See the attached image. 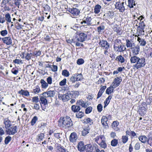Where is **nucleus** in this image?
Segmentation results:
<instances>
[{
	"label": "nucleus",
	"instance_id": "obj_33",
	"mask_svg": "<svg viewBox=\"0 0 152 152\" xmlns=\"http://www.w3.org/2000/svg\"><path fill=\"white\" fill-rule=\"evenodd\" d=\"M41 90L40 87L38 86H37L34 88L32 92L35 94H37Z\"/></svg>",
	"mask_w": 152,
	"mask_h": 152
},
{
	"label": "nucleus",
	"instance_id": "obj_55",
	"mask_svg": "<svg viewBox=\"0 0 152 152\" xmlns=\"http://www.w3.org/2000/svg\"><path fill=\"white\" fill-rule=\"evenodd\" d=\"M12 0H3L2 4H4V5H6L8 3L10 5L12 6L11 2H10Z\"/></svg>",
	"mask_w": 152,
	"mask_h": 152
},
{
	"label": "nucleus",
	"instance_id": "obj_26",
	"mask_svg": "<svg viewBox=\"0 0 152 152\" xmlns=\"http://www.w3.org/2000/svg\"><path fill=\"white\" fill-rule=\"evenodd\" d=\"M91 20L92 19L91 17L87 16L86 18V20H83L81 21L80 23L83 24V23H85L87 24L88 25H90L91 24Z\"/></svg>",
	"mask_w": 152,
	"mask_h": 152
},
{
	"label": "nucleus",
	"instance_id": "obj_39",
	"mask_svg": "<svg viewBox=\"0 0 152 152\" xmlns=\"http://www.w3.org/2000/svg\"><path fill=\"white\" fill-rule=\"evenodd\" d=\"M123 44L121 42V40L119 39H117L115 40L114 42V47H117L118 45H122Z\"/></svg>",
	"mask_w": 152,
	"mask_h": 152
},
{
	"label": "nucleus",
	"instance_id": "obj_38",
	"mask_svg": "<svg viewBox=\"0 0 152 152\" xmlns=\"http://www.w3.org/2000/svg\"><path fill=\"white\" fill-rule=\"evenodd\" d=\"M128 6L131 8L133 7V6H135V1L134 0H128Z\"/></svg>",
	"mask_w": 152,
	"mask_h": 152
},
{
	"label": "nucleus",
	"instance_id": "obj_34",
	"mask_svg": "<svg viewBox=\"0 0 152 152\" xmlns=\"http://www.w3.org/2000/svg\"><path fill=\"white\" fill-rule=\"evenodd\" d=\"M4 18L5 20V21H6L8 23L11 22V23H13L12 22H11V18L10 15L9 13L6 14L5 15Z\"/></svg>",
	"mask_w": 152,
	"mask_h": 152
},
{
	"label": "nucleus",
	"instance_id": "obj_8",
	"mask_svg": "<svg viewBox=\"0 0 152 152\" xmlns=\"http://www.w3.org/2000/svg\"><path fill=\"white\" fill-rule=\"evenodd\" d=\"M77 32V40L78 41L81 42L84 41L87 37V34L83 33H81L78 34Z\"/></svg>",
	"mask_w": 152,
	"mask_h": 152
},
{
	"label": "nucleus",
	"instance_id": "obj_51",
	"mask_svg": "<svg viewBox=\"0 0 152 152\" xmlns=\"http://www.w3.org/2000/svg\"><path fill=\"white\" fill-rule=\"evenodd\" d=\"M62 75L66 77H68L69 75V73L67 70L65 69L62 71Z\"/></svg>",
	"mask_w": 152,
	"mask_h": 152
},
{
	"label": "nucleus",
	"instance_id": "obj_29",
	"mask_svg": "<svg viewBox=\"0 0 152 152\" xmlns=\"http://www.w3.org/2000/svg\"><path fill=\"white\" fill-rule=\"evenodd\" d=\"M102 8L101 6L99 4H97L94 7V12L95 14H98L100 12Z\"/></svg>",
	"mask_w": 152,
	"mask_h": 152
},
{
	"label": "nucleus",
	"instance_id": "obj_14",
	"mask_svg": "<svg viewBox=\"0 0 152 152\" xmlns=\"http://www.w3.org/2000/svg\"><path fill=\"white\" fill-rule=\"evenodd\" d=\"M98 144L102 148H105L107 147V144L105 142V138L104 137H102L101 138V141Z\"/></svg>",
	"mask_w": 152,
	"mask_h": 152
},
{
	"label": "nucleus",
	"instance_id": "obj_57",
	"mask_svg": "<svg viewBox=\"0 0 152 152\" xmlns=\"http://www.w3.org/2000/svg\"><path fill=\"white\" fill-rule=\"evenodd\" d=\"M92 107H89L86 108L85 110V113L86 114L90 113L92 110Z\"/></svg>",
	"mask_w": 152,
	"mask_h": 152
},
{
	"label": "nucleus",
	"instance_id": "obj_60",
	"mask_svg": "<svg viewBox=\"0 0 152 152\" xmlns=\"http://www.w3.org/2000/svg\"><path fill=\"white\" fill-rule=\"evenodd\" d=\"M13 62L14 63L18 64H22L23 63L22 60L18 59H15L13 60Z\"/></svg>",
	"mask_w": 152,
	"mask_h": 152
},
{
	"label": "nucleus",
	"instance_id": "obj_45",
	"mask_svg": "<svg viewBox=\"0 0 152 152\" xmlns=\"http://www.w3.org/2000/svg\"><path fill=\"white\" fill-rule=\"evenodd\" d=\"M12 139L11 137L10 136H8L5 138L4 140V143L5 144L7 145L8 144L9 142Z\"/></svg>",
	"mask_w": 152,
	"mask_h": 152
},
{
	"label": "nucleus",
	"instance_id": "obj_53",
	"mask_svg": "<svg viewBox=\"0 0 152 152\" xmlns=\"http://www.w3.org/2000/svg\"><path fill=\"white\" fill-rule=\"evenodd\" d=\"M104 26L103 25H101L97 28V30L98 32L100 33L102 30H104Z\"/></svg>",
	"mask_w": 152,
	"mask_h": 152
},
{
	"label": "nucleus",
	"instance_id": "obj_32",
	"mask_svg": "<svg viewBox=\"0 0 152 152\" xmlns=\"http://www.w3.org/2000/svg\"><path fill=\"white\" fill-rule=\"evenodd\" d=\"M138 138L139 140L143 143H145L147 141H148V139L145 135H141L138 137Z\"/></svg>",
	"mask_w": 152,
	"mask_h": 152
},
{
	"label": "nucleus",
	"instance_id": "obj_42",
	"mask_svg": "<svg viewBox=\"0 0 152 152\" xmlns=\"http://www.w3.org/2000/svg\"><path fill=\"white\" fill-rule=\"evenodd\" d=\"M140 111H139L140 114L141 116H144L146 113V109L145 107H141L140 109Z\"/></svg>",
	"mask_w": 152,
	"mask_h": 152
},
{
	"label": "nucleus",
	"instance_id": "obj_15",
	"mask_svg": "<svg viewBox=\"0 0 152 152\" xmlns=\"http://www.w3.org/2000/svg\"><path fill=\"white\" fill-rule=\"evenodd\" d=\"M40 103L41 105H43V106H45L47 104L48 99H47V97H46L44 96H40Z\"/></svg>",
	"mask_w": 152,
	"mask_h": 152
},
{
	"label": "nucleus",
	"instance_id": "obj_58",
	"mask_svg": "<svg viewBox=\"0 0 152 152\" xmlns=\"http://www.w3.org/2000/svg\"><path fill=\"white\" fill-rule=\"evenodd\" d=\"M5 22V20L4 16L0 15V23H4Z\"/></svg>",
	"mask_w": 152,
	"mask_h": 152
},
{
	"label": "nucleus",
	"instance_id": "obj_27",
	"mask_svg": "<svg viewBox=\"0 0 152 152\" xmlns=\"http://www.w3.org/2000/svg\"><path fill=\"white\" fill-rule=\"evenodd\" d=\"M69 12L70 13L71 16L74 18H76V9L73 8L69 10Z\"/></svg>",
	"mask_w": 152,
	"mask_h": 152
},
{
	"label": "nucleus",
	"instance_id": "obj_19",
	"mask_svg": "<svg viewBox=\"0 0 152 152\" xmlns=\"http://www.w3.org/2000/svg\"><path fill=\"white\" fill-rule=\"evenodd\" d=\"M137 37V40L139 42L140 45L142 46H145L146 42L145 39L140 38V34H138Z\"/></svg>",
	"mask_w": 152,
	"mask_h": 152
},
{
	"label": "nucleus",
	"instance_id": "obj_20",
	"mask_svg": "<svg viewBox=\"0 0 152 152\" xmlns=\"http://www.w3.org/2000/svg\"><path fill=\"white\" fill-rule=\"evenodd\" d=\"M69 139L71 142L75 143L76 141V133L75 132L72 133L70 136Z\"/></svg>",
	"mask_w": 152,
	"mask_h": 152
},
{
	"label": "nucleus",
	"instance_id": "obj_6",
	"mask_svg": "<svg viewBox=\"0 0 152 152\" xmlns=\"http://www.w3.org/2000/svg\"><path fill=\"white\" fill-rule=\"evenodd\" d=\"M99 44L103 49L108 50L110 48V44L106 40L103 39L100 40Z\"/></svg>",
	"mask_w": 152,
	"mask_h": 152
},
{
	"label": "nucleus",
	"instance_id": "obj_2",
	"mask_svg": "<svg viewBox=\"0 0 152 152\" xmlns=\"http://www.w3.org/2000/svg\"><path fill=\"white\" fill-rule=\"evenodd\" d=\"M138 61L137 64L134 65L133 66L137 69L144 67L146 64L145 58L144 57L140 58Z\"/></svg>",
	"mask_w": 152,
	"mask_h": 152
},
{
	"label": "nucleus",
	"instance_id": "obj_37",
	"mask_svg": "<svg viewBox=\"0 0 152 152\" xmlns=\"http://www.w3.org/2000/svg\"><path fill=\"white\" fill-rule=\"evenodd\" d=\"M44 134L43 133H41L38 134L37 136L36 140L37 141H42L44 137Z\"/></svg>",
	"mask_w": 152,
	"mask_h": 152
},
{
	"label": "nucleus",
	"instance_id": "obj_21",
	"mask_svg": "<svg viewBox=\"0 0 152 152\" xmlns=\"http://www.w3.org/2000/svg\"><path fill=\"white\" fill-rule=\"evenodd\" d=\"M56 152H67L68 151L63 147L59 145H57L56 147Z\"/></svg>",
	"mask_w": 152,
	"mask_h": 152
},
{
	"label": "nucleus",
	"instance_id": "obj_46",
	"mask_svg": "<svg viewBox=\"0 0 152 152\" xmlns=\"http://www.w3.org/2000/svg\"><path fill=\"white\" fill-rule=\"evenodd\" d=\"M84 63V60L82 58L78 59L77 61V64L79 65H81Z\"/></svg>",
	"mask_w": 152,
	"mask_h": 152
},
{
	"label": "nucleus",
	"instance_id": "obj_52",
	"mask_svg": "<svg viewBox=\"0 0 152 152\" xmlns=\"http://www.w3.org/2000/svg\"><path fill=\"white\" fill-rule=\"evenodd\" d=\"M84 116V113L82 112L77 113V118H81Z\"/></svg>",
	"mask_w": 152,
	"mask_h": 152
},
{
	"label": "nucleus",
	"instance_id": "obj_35",
	"mask_svg": "<svg viewBox=\"0 0 152 152\" xmlns=\"http://www.w3.org/2000/svg\"><path fill=\"white\" fill-rule=\"evenodd\" d=\"M84 123H85L86 124H89L90 125H91L93 124V120L91 119L90 118H85L84 120Z\"/></svg>",
	"mask_w": 152,
	"mask_h": 152
},
{
	"label": "nucleus",
	"instance_id": "obj_62",
	"mask_svg": "<svg viewBox=\"0 0 152 152\" xmlns=\"http://www.w3.org/2000/svg\"><path fill=\"white\" fill-rule=\"evenodd\" d=\"M39 98L38 96L33 97L32 99V102H33L37 103L39 102Z\"/></svg>",
	"mask_w": 152,
	"mask_h": 152
},
{
	"label": "nucleus",
	"instance_id": "obj_24",
	"mask_svg": "<svg viewBox=\"0 0 152 152\" xmlns=\"http://www.w3.org/2000/svg\"><path fill=\"white\" fill-rule=\"evenodd\" d=\"M85 150L86 152H92L93 151L92 145L91 144H88L85 145Z\"/></svg>",
	"mask_w": 152,
	"mask_h": 152
},
{
	"label": "nucleus",
	"instance_id": "obj_1",
	"mask_svg": "<svg viewBox=\"0 0 152 152\" xmlns=\"http://www.w3.org/2000/svg\"><path fill=\"white\" fill-rule=\"evenodd\" d=\"M58 126L60 127L65 129L71 127L72 126V123L70 118L68 116L62 118H61L58 121Z\"/></svg>",
	"mask_w": 152,
	"mask_h": 152
},
{
	"label": "nucleus",
	"instance_id": "obj_25",
	"mask_svg": "<svg viewBox=\"0 0 152 152\" xmlns=\"http://www.w3.org/2000/svg\"><path fill=\"white\" fill-rule=\"evenodd\" d=\"M77 104H78L80 105L82 107L86 108L87 106V104L86 102L85 103L84 101L82 99H80L77 101Z\"/></svg>",
	"mask_w": 152,
	"mask_h": 152
},
{
	"label": "nucleus",
	"instance_id": "obj_13",
	"mask_svg": "<svg viewBox=\"0 0 152 152\" xmlns=\"http://www.w3.org/2000/svg\"><path fill=\"white\" fill-rule=\"evenodd\" d=\"M135 45L134 42L131 39H126V45L127 48H129V49L134 46Z\"/></svg>",
	"mask_w": 152,
	"mask_h": 152
},
{
	"label": "nucleus",
	"instance_id": "obj_44",
	"mask_svg": "<svg viewBox=\"0 0 152 152\" xmlns=\"http://www.w3.org/2000/svg\"><path fill=\"white\" fill-rule=\"evenodd\" d=\"M114 30L119 35L122 34V31L121 28L119 27H116L114 29Z\"/></svg>",
	"mask_w": 152,
	"mask_h": 152
},
{
	"label": "nucleus",
	"instance_id": "obj_61",
	"mask_svg": "<svg viewBox=\"0 0 152 152\" xmlns=\"http://www.w3.org/2000/svg\"><path fill=\"white\" fill-rule=\"evenodd\" d=\"M147 143L150 146H152V137H149L148 139Z\"/></svg>",
	"mask_w": 152,
	"mask_h": 152
},
{
	"label": "nucleus",
	"instance_id": "obj_23",
	"mask_svg": "<svg viewBox=\"0 0 152 152\" xmlns=\"http://www.w3.org/2000/svg\"><path fill=\"white\" fill-rule=\"evenodd\" d=\"M18 93L22 96H30L29 92L27 90H24L21 89V90L18 91Z\"/></svg>",
	"mask_w": 152,
	"mask_h": 152
},
{
	"label": "nucleus",
	"instance_id": "obj_41",
	"mask_svg": "<svg viewBox=\"0 0 152 152\" xmlns=\"http://www.w3.org/2000/svg\"><path fill=\"white\" fill-rule=\"evenodd\" d=\"M33 56V54L31 53H26L25 58L28 61L31 59V57Z\"/></svg>",
	"mask_w": 152,
	"mask_h": 152
},
{
	"label": "nucleus",
	"instance_id": "obj_47",
	"mask_svg": "<svg viewBox=\"0 0 152 152\" xmlns=\"http://www.w3.org/2000/svg\"><path fill=\"white\" fill-rule=\"evenodd\" d=\"M118 143V140L116 139H114L111 141V145L113 146H115Z\"/></svg>",
	"mask_w": 152,
	"mask_h": 152
},
{
	"label": "nucleus",
	"instance_id": "obj_9",
	"mask_svg": "<svg viewBox=\"0 0 152 152\" xmlns=\"http://www.w3.org/2000/svg\"><path fill=\"white\" fill-rule=\"evenodd\" d=\"M141 20L142 19H140V22H139V27H141V29L139 30L138 32L137 33V35H136V37H137V36H138V34H140V37H141L142 35H143L144 34V31L143 30V28L145 26L144 23H143V21L141 22Z\"/></svg>",
	"mask_w": 152,
	"mask_h": 152
},
{
	"label": "nucleus",
	"instance_id": "obj_4",
	"mask_svg": "<svg viewBox=\"0 0 152 152\" xmlns=\"http://www.w3.org/2000/svg\"><path fill=\"white\" fill-rule=\"evenodd\" d=\"M71 94L68 93L65 94H59L58 97L59 99H61L63 102L68 101L70 98Z\"/></svg>",
	"mask_w": 152,
	"mask_h": 152
},
{
	"label": "nucleus",
	"instance_id": "obj_36",
	"mask_svg": "<svg viewBox=\"0 0 152 152\" xmlns=\"http://www.w3.org/2000/svg\"><path fill=\"white\" fill-rule=\"evenodd\" d=\"M115 60L116 61H119L121 63H123L125 61L124 58L121 55H119L116 57Z\"/></svg>",
	"mask_w": 152,
	"mask_h": 152
},
{
	"label": "nucleus",
	"instance_id": "obj_12",
	"mask_svg": "<svg viewBox=\"0 0 152 152\" xmlns=\"http://www.w3.org/2000/svg\"><path fill=\"white\" fill-rule=\"evenodd\" d=\"M122 81V78L121 77H117L115 78L113 82L114 85L113 87H116L118 86Z\"/></svg>",
	"mask_w": 152,
	"mask_h": 152
},
{
	"label": "nucleus",
	"instance_id": "obj_30",
	"mask_svg": "<svg viewBox=\"0 0 152 152\" xmlns=\"http://www.w3.org/2000/svg\"><path fill=\"white\" fill-rule=\"evenodd\" d=\"M40 83L41 84L42 88H46L48 86V83L42 79L40 80Z\"/></svg>",
	"mask_w": 152,
	"mask_h": 152
},
{
	"label": "nucleus",
	"instance_id": "obj_56",
	"mask_svg": "<svg viewBox=\"0 0 152 152\" xmlns=\"http://www.w3.org/2000/svg\"><path fill=\"white\" fill-rule=\"evenodd\" d=\"M102 137H104L103 135H101L99 136H97L94 139V141L97 143L99 144V141H101V138Z\"/></svg>",
	"mask_w": 152,
	"mask_h": 152
},
{
	"label": "nucleus",
	"instance_id": "obj_17",
	"mask_svg": "<svg viewBox=\"0 0 152 152\" xmlns=\"http://www.w3.org/2000/svg\"><path fill=\"white\" fill-rule=\"evenodd\" d=\"M101 123L103 126L105 128L107 129L108 128V124L107 122V118L105 116H103L101 119Z\"/></svg>",
	"mask_w": 152,
	"mask_h": 152
},
{
	"label": "nucleus",
	"instance_id": "obj_63",
	"mask_svg": "<svg viewBox=\"0 0 152 152\" xmlns=\"http://www.w3.org/2000/svg\"><path fill=\"white\" fill-rule=\"evenodd\" d=\"M97 109L98 112H100L102 110V106L101 104H99L97 106Z\"/></svg>",
	"mask_w": 152,
	"mask_h": 152
},
{
	"label": "nucleus",
	"instance_id": "obj_5",
	"mask_svg": "<svg viewBox=\"0 0 152 152\" xmlns=\"http://www.w3.org/2000/svg\"><path fill=\"white\" fill-rule=\"evenodd\" d=\"M55 94V92L54 91H49L43 92L42 94V95L46 97H50L51 101H52V97H54Z\"/></svg>",
	"mask_w": 152,
	"mask_h": 152
},
{
	"label": "nucleus",
	"instance_id": "obj_50",
	"mask_svg": "<svg viewBox=\"0 0 152 152\" xmlns=\"http://www.w3.org/2000/svg\"><path fill=\"white\" fill-rule=\"evenodd\" d=\"M122 141L123 143H125L128 141V138L126 135L123 136L122 137Z\"/></svg>",
	"mask_w": 152,
	"mask_h": 152
},
{
	"label": "nucleus",
	"instance_id": "obj_64",
	"mask_svg": "<svg viewBox=\"0 0 152 152\" xmlns=\"http://www.w3.org/2000/svg\"><path fill=\"white\" fill-rule=\"evenodd\" d=\"M41 54V52L40 50L36 51L34 53L33 56H39Z\"/></svg>",
	"mask_w": 152,
	"mask_h": 152
},
{
	"label": "nucleus",
	"instance_id": "obj_11",
	"mask_svg": "<svg viewBox=\"0 0 152 152\" xmlns=\"http://www.w3.org/2000/svg\"><path fill=\"white\" fill-rule=\"evenodd\" d=\"M3 42L7 45H11L12 43L11 38L10 37H5L1 38Z\"/></svg>",
	"mask_w": 152,
	"mask_h": 152
},
{
	"label": "nucleus",
	"instance_id": "obj_31",
	"mask_svg": "<svg viewBox=\"0 0 152 152\" xmlns=\"http://www.w3.org/2000/svg\"><path fill=\"white\" fill-rule=\"evenodd\" d=\"M4 123L5 125V127L7 129L11 125V122L8 119L6 118L4 120Z\"/></svg>",
	"mask_w": 152,
	"mask_h": 152
},
{
	"label": "nucleus",
	"instance_id": "obj_22",
	"mask_svg": "<svg viewBox=\"0 0 152 152\" xmlns=\"http://www.w3.org/2000/svg\"><path fill=\"white\" fill-rule=\"evenodd\" d=\"M139 58V57L136 56H134L132 57L130 59L131 63H135V64L134 65L137 64L138 62V60Z\"/></svg>",
	"mask_w": 152,
	"mask_h": 152
},
{
	"label": "nucleus",
	"instance_id": "obj_49",
	"mask_svg": "<svg viewBox=\"0 0 152 152\" xmlns=\"http://www.w3.org/2000/svg\"><path fill=\"white\" fill-rule=\"evenodd\" d=\"M38 120L37 117L36 116H34L32 119L31 121V124L32 126H33L36 123L37 121Z\"/></svg>",
	"mask_w": 152,
	"mask_h": 152
},
{
	"label": "nucleus",
	"instance_id": "obj_43",
	"mask_svg": "<svg viewBox=\"0 0 152 152\" xmlns=\"http://www.w3.org/2000/svg\"><path fill=\"white\" fill-rule=\"evenodd\" d=\"M89 132V131L88 128H85L82 131V135L85 136Z\"/></svg>",
	"mask_w": 152,
	"mask_h": 152
},
{
	"label": "nucleus",
	"instance_id": "obj_28",
	"mask_svg": "<svg viewBox=\"0 0 152 152\" xmlns=\"http://www.w3.org/2000/svg\"><path fill=\"white\" fill-rule=\"evenodd\" d=\"M119 125V123L117 121H114L112 124V128L115 131H117L119 130V128L117 127Z\"/></svg>",
	"mask_w": 152,
	"mask_h": 152
},
{
	"label": "nucleus",
	"instance_id": "obj_7",
	"mask_svg": "<svg viewBox=\"0 0 152 152\" xmlns=\"http://www.w3.org/2000/svg\"><path fill=\"white\" fill-rule=\"evenodd\" d=\"M16 126H12L10 128L7 129L6 132L9 135H13L17 132Z\"/></svg>",
	"mask_w": 152,
	"mask_h": 152
},
{
	"label": "nucleus",
	"instance_id": "obj_10",
	"mask_svg": "<svg viewBox=\"0 0 152 152\" xmlns=\"http://www.w3.org/2000/svg\"><path fill=\"white\" fill-rule=\"evenodd\" d=\"M140 50V47L138 46H136L135 45L130 49L131 52L134 56L137 55L139 54Z\"/></svg>",
	"mask_w": 152,
	"mask_h": 152
},
{
	"label": "nucleus",
	"instance_id": "obj_18",
	"mask_svg": "<svg viewBox=\"0 0 152 152\" xmlns=\"http://www.w3.org/2000/svg\"><path fill=\"white\" fill-rule=\"evenodd\" d=\"M114 48L115 51L118 52H123L126 49V48L125 47H124V46L123 44L120 45L118 46L117 47H114Z\"/></svg>",
	"mask_w": 152,
	"mask_h": 152
},
{
	"label": "nucleus",
	"instance_id": "obj_54",
	"mask_svg": "<svg viewBox=\"0 0 152 152\" xmlns=\"http://www.w3.org/2000/svg\"><path fill=\"white\" fill-rule=\"evenodd\" d=\"M0 33L2 36L4 37L7 34L8 32L7 30L5 29L0 31Z\"/></svg>",
	"mask_w": 152,
	"mask_h": 152
},
{
	"label": "nucleus",
	"instance_id": "obj_59",
	"mask_svg": "<svg viewBox=\"0 0 152 152\" xmlns=\"http://www.w3.org/2000/svg\"><path fill=\"white\" fill-rule=\"evenodd\" d=\"M66 79L64 78L59 83V85L61 86H63L66 84Z\"/></svg>",
	"mask_w": 152,
	"mask_h": 152
},
{
	"label": "nucleus",
	"instance_id": "obj_3",
	"mask_svg": "<svg viewBox=\"0 0 152 152\" xmlns=\"http://www.w3.org/2000/svg\"><path fill=\"white\" fill-rule=\"evenodd\" d=\"M124 2H117L115 4V8L117 10H118L120 12H123L125 10V7L124 6Z\"/></svg>",
	"mask_w": 152,
	"mask_h": 152
},
{
	"label": "nucleus",
	"instance_id": "obj_40",
	"mask_svg": "<svg viewBox=\"0 0 152 152\" xmlns=\"http://www.w3.org/2000/svg\"><path fill=\"white\" fill-rule=\"evenodd\" d=\"M115 88V87H113V86L112 87H109L106 89V93L108 94H111L113 92L114 90L113 88Z\"/></svg>",
	"mask_w": 152,
	"mask_h": 152
},
{
	"label": "nucleus",
	"instance_id": "obj_48",
	"mask_svg": "<svg viewBox=\"0 0 152 152\" xmlns=\"http://www.w3.org/2000/svg\"><path fill=\"white\" fill-rule=\"evenodd\" d=\"M76 81V75H73L70 79V81L72 83H75Z\"/></svg>",
	"mask_w": 152,
	"mask_h": 152
},
{
	"label": "nucleus",
	"instance_id": "obj_16",
	"mask_svg": "<svg viewBox=\"0 0 152 152\" xmlns=\"http://www.w3.org/2000/svg\"><path fill=\"white\" fill-rule=\"evenodd\" d=\"M85 145L83 141H80L78 144L77 148L78 150L80 152H82L85 150Z\"/></svg>",
	"mask_w": 152,
	"mask_h": 152
}]
</instances>
